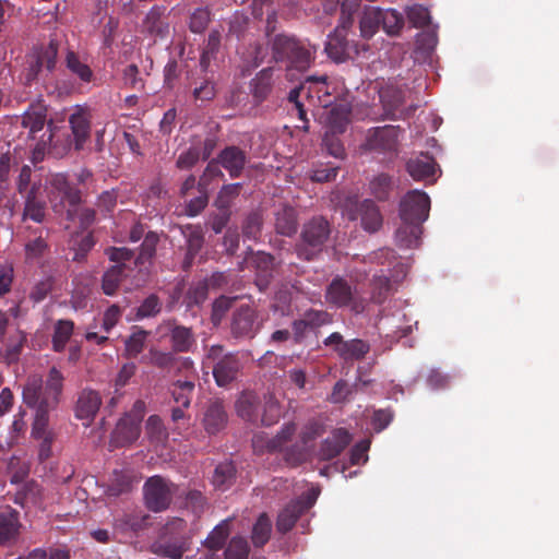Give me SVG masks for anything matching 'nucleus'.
<instances>
[{"label":"nucleus","mask_w":559,"mask_h":559,"mask_svg":"<svg viewBox=\"0 0 559 559\" xmlns=\"http://www.w3.org/2000/svg\"><path fill=\"white\" fill-rule=\"evenodd\" d=\"M47 123V109L41 105H32L21 117V126L28 129L29 135L41 131Z\"/></svg>","instance_id":"72a5a7b5"},{"label":"nucleus","mask_w":559,"mask_h":559,"mask_svg":"<svg viewBox=\"0 0 559 559\" xmlns=\"http://www.w3.org/2000/svg\"><path fill=\"white\" fill-rule=\"evenodd\" d=\"M249 544L245 537H233L224 552L225 559H248Z\"/></svg>","instance_id":"13d9d810"},{"label":"nucleus","mask_w":559,"mask_h":559,"mask_svg":"<svg viewBox=\"0 0 559 559\" xmlns=\"http://www.w3.org/2000/svg\"><path fill=\"white\" fill-rule=\"evenodd\" d=\"M63 388V376L56 368L49 370L45 384L38 377H29L23 389L24 403L35 409L32 435L41 439L39 459L46 460L51 453L52 433L48 429L49 413L60 401Z\"/></svg>","instance_id":"f257e3e1"},{"label":"nucleus","mask_w":559,"mask_h":559,"mask_svg":"<svg viewBox=\"0 0 559 559\" xmlns=\"http://www.w3.org/2000/svg\"><path fill=\"white\" fill-rule=\"evenodd\" d=\"M393 186V179L390 175L379 174L370 180L369 192L380 202L388 201Z\"/></svg>","instance_id":"de8ad7c7"},{"label":"nucleus","mask_w":559,"mask_h":559,"mask_svg":"<svg viewBox=\"0 0 559 559\" xmlns=\"http://www.w3.org/2000/svg\"><path fill=\"white\" fill-rule=\"evenodd\" d=\"M169 336L174 353H189L197 347V338L191 328L178 324L176 320H167L159 326Z\"/></svg>","instance_id":"2eb2a0df"},{"label":"nucleus","mask_w":559,"mask_h":559,"mask_svg":"<svg viewBox=\"0 0 559 559\" xmlns=\"http://www.w3.org/2000/svg\"><path fill=\"white\" fill-rule=\"evenodd\" d=\"M323 344L333 347L337 356L345 362L360 361L365 359L370 352V344L361 338H352L345 341L340 332H333Z\"/></svg>","instance_id":"9b49d317"},{"label":"nucleus","mask_w":559,"mask_h":559,"mask_svg":"<svg viewBox=\"0 0 559 559\" xmlns=\"http://www.w3.org/2000/svg\"><path fill=\"white\" fill-rule=\"evenodd\" d=\"M228 416L223 401L210 400L205 406L202 424L210 435H216L227 425Z\"/></svg>","instance_id":"b1692460"},{"label":"nucleus","mask_w":559,"mask_h":559,"mask_svg":"<svg viewBox=\"0 0 559 559\" xmlns=\"http://www.w3.org/2000/svg\"><path fill=\"white\" fill-rule=\"evenodd\" d=\"M235 478V465L231 462H224L215 467L212 483L215 486V488L226 490L234 484Z\"/></svg>","instance_id":"09e8293b"},{"label":"nucleus","mask_w":559,"mask_h":559,"mask_svg":"<svg viewBox=\"0 0 559 559\" xmlns=\"http://www.w3.org/2000/svg\"><path fill=\"white\" fill-rule=\"evenodd\" d=\"M272 58L287 68L307 70L314 60L316 48L311 49L294 35L277 34L270 40Z\"/></svg>","instance_id":"f03ea898"},{"label":"nucleus","mask_w":559,"mask_h":559,"mask_svg":"<svg viewBox=\"0 0 559 559\" xmlns=\"http://www.w3.org/2000/svg\"><path fill=\"white\" fill-rule=\"evenodd\" d=\"M328 56L335 62L341 63L359 53L358 44L347 39V34L342 28H335L329 35L324 47Z\"/></svg>","instance_id":"dca6fc26"},{"label":"nucleus","mask_w":559,"mask_h":559,"mask_svg":"<svg viewBox=\"0 0 559 559\" xmlns=\"http://www.w3.org/2000/svg\"><path fill=\"white\" fill-rule=\"evenodd\" d=\"M186 238L187 252L183 260V269L188 270L204 243V235L200 226L187 225L181 227Z\"/></svg>","instance_id":"c85d7f7f"},{"label":"nucleus","mask_w":559,"mask_h":559,"mask_svg":"<svg viewBox=\"0 0 559 559\" xmlns=\"http://www.w3.org/2000/svg\"><path fill=\"white\" fill-rule=\"evenodd\" d=\"M217 158L222 167L228 171L230 178H238L242 175L247 164V154L240 147L235 145L226 146L217 155Z\"/></svg>","instance_id":"a878e982"},{"label":"nucleus","mask_w":559,"mask_h":559,"mask_svg":"<svg viewBox=\"0 0 559 559\" xmlns=\"http://www.w3.org/2000/svg\"><path fill=\"white\" fill-rule=\"evenodd\" d=\"M416 44L420 50L432 51L438 44V26L428 25L416 36Z\"/></svg>","instance_id":"bf43d9fd"},{"label":"nucleus","mask_w":559,"mask_h":559,"mask_svg":"<svg viewBox=\"0 0 559 559\" xmlns=\"http://www.w3.org/2000/svg\"><path fill=\"white\" fill-rule=\"evenodd\" d=\"M381 27L386 35L399 36L404 27V16L395 9L381 8Z\"/></svg>","instance_id":"c03bdc74"},{"label":"nucleus","mask_w":559,"mask_h":559,"mask_svg":"<svg viewBox=\"0 0 559 559\" xmlns=\"http://www.w3.org/2000/svg\"><path fill=\"white\" fill-rule=\"evenodd\" d=\"M272 69L261 70L250 82V88L254 100L264 102L272 91Z\"/></svg>","instance_id":"58836bf2"},{"label":"nucleus","mask_w":559,"mask_h":559,"mask_svg":"<svg viewBox=\"0 0 559 559\" xmlns=\"http://www.w3.org/2000/svg\"><path fill=\"white\" fill-rule=\"evenodd\" d=\"M59 43L50 39L48 44H43L33 49L27 56L26 68L24 70V84L32 85L34 82L46 80L56 69L58 60Z\"/></svg>","instance_id":"39448f33"},{"label":"nucleus","mask_w":559,"mask_h":559,"mask_svg":"<svg viewBox=\"0 0 559 559\" xmlns=\"http://www.w3.org/2000/svg\"><path fill=\"white\" fill-rule=\"evenodd\" d=\"M241 188L242 185L239 182L225 185L218 193L216 200L217 206L221 210H228L233 200L239 195Z\"/></svg>","instance_id":"e2e57ef3"},{"label":"nucleus","mask_w":559,"mask_h":559,"mask_svg":"<svg viewBox=\"0 0 559 559\" xmlns=\"http://www.w3.org/2000/svg\"><path fill=\"white\" fill-rule=\"evenodd\" d=\"M78 214L80 227L84 230L88 229L96 221V212L91 207H83L79 212L74 209L67 210V219L73 221Z\"/></svg>","instance_id":"69168bd1"},{"label":"nucleus","mask_w":559,"mask_h":559,"mask_svg":"<svg viewBox=\"0 0 559 559\" xmlns=\"http://www.w3.org/2000/svg\"><path fill=\"white\" fill-rule=\"evenodd\" d=\"M163 8L156 5L147 12L145 20L143 22V27L145 32L160 38L167 36L169 25L163 17Z\"/></svg>","instance_id":"c9c22d12"},{"label":"nucleus","mask_w":559,"mask_h":559,"mask_svg":"<svg viewBox=\"0 0 559 559\" xmlns=\"http://www.w3.org/2000/svg\"><path fill=\"white\" fill-rule=\"evenodd\" d=\"M380 100L383 106L386 118H406L412 115L415 110V106H411L407 109H401L405 102V95L402 88L395 86H389L380 91Z\"/></svg>","instance_id":"6ab92c4d"},{"label":"nucleus","mask_w":559,"mask_h":559,"mask_svg":"<svg viewBox=\"0 0 559 559\" xmlns=\"http://www.w3.org/2000/svg\"><path fill=\"white\" fill-rule=\"evenodd\" d=\"M146 435L152 442L164 443L168 439V431L163 420L157 415H152L146 420Z\"/></svg>","instance_id":"5fc2aeb1"},{"label":"nucleus","mask_w":559,"mask_h":559,"mask_svg":"<svg viewBox=\"0 0 559 559\" xmlns=\"http://www.w3.org/2000/svg\"><path fill=\"white\" fill-rule=\"evenodd\" d=\"M66 66L68 70L75 75L82 83H91L95 75L91 67L83 62L76 52L69 50L66 56Z\"/></svg>","instance_id":"37998d69"},{"label":"nucleus","mask_w":559,"mask_h":559,"mask_svg":"<svg viewBox=\"0 0 559 559\" xmlns=\"http://www.w3.org/2000/svg\"><path fill=\"white\" fill-rule=\"evenodd\" d=\"M421 225L414 222H402L395 233V240L401 248H414L419 243Z\"/></svg>","instance_id":"e433bc0d"},{"label":"nucleus","mask_w":559,"mask_h":559,"mask_svg":"<svg viewBox=\"0 0 559 559\" xmlns=\"http://www.w3.org/2000/svg\"><path fill=\"white\" fill-rule=\"evenodd\" d=\"M272 523L265 513H262L253 525L251 540L255 547H263L270 539Z\"/></svg>","instance_id":"603ef678"},{"label":"nucleus","mask_w":559,"mask_h":559,"mask_svg":"<svg viewBox=\"0 0 559 559\" xmlns=\"http://www.w3.org/2000/svg\"><path fill=\"white\" fill-rule=\"evenodd\" d=\"M206 359L213 362V377L218 386H227L234 382L242 369L239 353H224L222 345H212Z\"/></svg>","instance_id":"0eeeda50"},{"label":"nucleus","mask_w":559,"mask_h":559,"mask_svg":"<svg viewBox=\"0 0 559 559\" xmlns=\"http://www.w3.org/2000/svg\"><path fill=\"white\" fill-rule=\"evenodd\" d=\"M158 242H159V236L157 233H155V231L146 233L144 236V240L141 243L140 252H139L138 257L135 258V260L134 261L132 260L131 264L133 263L134 265H138V266H142L145 263L151 264L153 258L155 257L156 247H157Z\"/></svg>","instance_id":"49530a36"},{"label":"nucleus","mask_w":559,"mask_h":559,"mask_svg":"<svg viewBox=\"0 0 559 559\" xmlns=\"http://www.w3.org/2000/svg\"><path fill=\"white\" fill-rule=\"evenodd\" d=\"M253 264L257 272L255 285L260 292H263L269 287L273 277L274 257L265 252H258L253 257Z\"/></svg>","instance_id":"2f4dec72"},{"label":"nucleus","mask_w":559,"mask_h":559,"mask_svg":"<svg viewBox=\"0 0 559 559\" xmlns=\"http://www.w3.org/2000/svg\"><path fill=\"white\" fill-rule=\"evenodd\" d=\"M406 170L414 180H428L435 176L437 163L432 156L423 154L411 158L406 163Z\"/></svg>","instance_id":"7c9ffc66"},{"label":"nucleus","mask_w":559,"mask_h":559,"mask_svg":"<svg viewBox=\"0 0 559 559\" xmlns=\"http://www.w3.org/2000/svg\"><path fill=\"white\" fill-rule=\"evenodd\" d=\"M147 333L143 330L132 333L126 341V355L136 357L144 348Z\"/></svg>","instance_id":"0e129e2a"},{"label":"nucleus","mask_w":559,"mask_h":559,"mask_svg":"<svg viewBox=\"0 0 559 559\" xmlns=\"http://www.w3.org/2000/svg\"><path fill=\"white\" fill-rule=\"evenodd\" d=\"M316 496L308 497L307 500L298 499L290 501L278 514L276 528L281 533L290 531L299 516L314 503Z\"/></svg>","instance_id":"5701e85b"},{"label":"nucleus","mask_w":559,"mask_h":559,"mask_svg":"<svg viewBox=\"0 0 559 559\" xmlns=\"http://www.w3.org/2000/svg\"><path fill=\"white\" fill-rule=\"evenodd\" d=\"M228 536L229 524L227 521H223L212 530L203 545L211 551H218L225 546Z\"/></svg>","instance_id":"8fccbe9b"},{"label":"nucleus","mask_w":559,"mask_h":559,"mask_svg":"<svg viewBox=\"0 0 559 559\" xmlns=\"http://www.w3.org/2000/svg\"><path fill=\"white\" fill-rule=\"evenodd\" d=\"M162 310L159 298L152 294L143 300L136 311L138 318H148L158 314Z\"/></svg>","instance_id":"338daca9"},{"label":"nucleus","mask_w":559,"mask_h":559,"mask_svg":"<svg viewBox=\"0 0 559 559\" xmlns=\"http://www.w3.org/2000/svg\"><path fill=\"white\" fill-rule=\"evenodd\" d=\"M211 21V12L207 8H198L191 15L189 21V29L192 33H203Z\"/></svg>","instance_id":"680f3d73"},{"label":"nucleus","mask_w":559,"mask_h":559,"mask_svg":"<svg viewBox=\"0 0 559 559\" xmlns=\"http://www.w3.org/2000/svg\"><path fill=\"white\" fill-rule=\"evenodd\" d=\"M297 212L292 206H283L275 214V229L283 236H293L297 231Z\"/></svg>","instance_id":"4c0bfd02"},{"label":"nucleus","mask_w":559,"mask_h":559,"mask_svg":"<svg viewBox=\"0 0 559 559\" xmlns=\"http://www.w3.org/2000/svg\"><path fill=\"white\" fill-rule=\"evenodd\" d=\"M352 436L345 428H337L332 435L324 439L319 450L321 460L330 461L338 456L344 449L350 443Z\"/></svg>","instance_id":"393cba45"},{"label":"nucleus","mask_w":559,"mask_h":559,"mask_svg":"<svg viewBox=\"0 0 559 559\" xmlns=\"http://www.w3.org/2000/svg\"><path fill=\"white\" fill-rule=\"evenodd\" d=\"M302 318L312 330L329 325L333 322V316L326 310L309 309L304 312Z\"/></svg>","instance_id":"052dcab7"},{"label":"nucleus","mask_w":559,"mask_h":559,"mask_svg":"<svg viewBox=\"0 0 559 559\" xmlns=\"http://www.w3.org/2000/svg\"><path fill=\"white\" fill-rule=\"evenodd\" d=\"M68 122L70 124L73 136V145L75 151H81L91 136L92 111L86 105H76L69 115Z\"/></svg>","instance_id":"4468645a"},{"label":"nucleus","mask_w":559,"mask_h":559,"mask_svg":"<svg viewBox=\"0 0 559 559\" xmlns=\"http://www.w3.org/2000/svg\"><path fill=\"white\" fill-rule=\"evenodd\" d=\"M401 128L397 126H384L370 129L367 133L364 147L377 153H396Z\"/></svg>","instance_id":"ddd939ff"},{"label":"nucleus","mask_w":559,"mask_h":559,"mask_svg":"<svg viewBox=\"0 0 559 559\" xmlns=\"http://www.w3.org/2000/svg\"><path fill=\"white\" fill-rule=\"evenodd\" d=\"M342 214L349 221L360 219L361 227L368 233L378 231L383 223L379 207L370 199L359 201L357 198H347Z\"/></svg>","instance_id":"6e6552de"},{"label":"nucleus","mask_w":559,"mask_h":559,"mask_svg":"<svg viewBox=\"0 0 559 559\" xmlns=\"http://www.w3.org/2000/svg\"><path fill=\"white\" fill-rule=\"evenodd\" d=\"M194 379L195 374H193L191 378H187L186 380H177L171 384L170 393L174 402L177 405H180L185 408L190 406L195 388Z\"/></svg>","instance_id":"ea45409f"},{"label":"nucleus","mask_w":559,"mask_h":559,"mask_svg":"<svg viewBox=\"0 0 559 559\" xmlns=\"http://www.w3.org/2000/svg\"><path fill=\"white\" fill-rule=\"evenodd\" d=\"M257 313L249 306L239 307L233 314L230 332L236 338H252L259 326L255 323Z\"/></svg>","instance_id":"412c9836"},{"label":"nucleus","mask_w":559,"mask_h":559,"mask_svg":"<svg viewBox=\"0 0 559 559\" xmlns=\"http://www.w3.org/2000/svg\"><path fill=\"white\" fill-rule=\"evenodd\" d=\"M74 330V322L67 319H60L55 323L52 335V348L57 353L64 350Z\"/></svg>","instance_id":"a18cd8bd"},{"label":"nucleus","mask_w":559,"mask_h":559,"mask_svg":"<svg viewBox=\"0 0 559 559\" xmlns=\"http://www.w3.org/2000/svg\"><path fill=\"white\" fill-rule=\"evenodd\" d=\"M51 188L58 192L62 201H67L70 209L76 207L82 201L81 190L71 183L64 174H56L50 180Z\"/></svg>","instance_id":"c756f323"},{"label":"nucleus","mask_w":559,"mask_h":559,"mask_svg":"<svg viewBox=\"0 0 559 559\" xmlns=\"http://www.w3.org/2000/svg\"><path fill=\"white\" fill-rule=\"evenodd\" d=\"M371 301L378 305L383 304L392 293L390 278L385 275H373L371 283Z\"/></svg>","instance_id":"3c124183"},{"label":"nucleus","mask_w":559,"mask_h":559,"mask_svg":"<svg viewBox=\"0 0 559 559\" xmlns=\"http://www.w3.org/2000/svg\"><path fill=\"white\" fill-rule=\"evenodd\" d=\"M36 193L37 188L33 186L25 195L23 219L29 218L35 223H41L45 218V203L37 199Z\"/></svg>","instance_id":"79ce46f5"},{"label":"nucleus","mask_w":559,"mask_h":559,"mask_svg":"<svg viewBox=\"0 0 559 559\" xmlns=\"http://www.w3.org/2000/svg\"><path fill=\"white\" fill-rule=\"evenodd\" d=\"M178 487L173 481L155 475L150 477L143 486L144 502L152 512L167 510L176 495Z\"/></svg>","instance_id":"1a4fd4ad"},{"label":"nucleus","mask_w":559,"mask_h":559,"mask_svg":"<svg viewBox=\"0 0 559 559\" xmlns=\"http://www.w3.org/2000/svg\"><path fill=\"white\" fill-rule=\"evenodd\" d=\"M349 111L340 106L333 107L328 117V123L330 132L333 134L343 133L346 130V127L349 122Z\"/></svg>","instance_id":"864d4df0"},{"label":"nucleus","mask_w":559,"mask_h":559,"mask_svg":"<svg viewBox=\"0 0 559 559\" xmlns=\"http://www.w3.org/2000/svg\"><path fill=\"white\" fill-rule=\"evenodd\" d=\"M148 514L143 513H123L120 516L115 518V527L121 532H139L147 526Z\"/></svg>","instance_id":"a19ab883"},{"label":"nucleus","mask_w":559,"mask_h":559,"mask_svg":"<svg viewBox=\"0 0 559 559\" xmlns=\"http://www.w3.org/2000/svg\"><path fill=\"white\" fill-rule=\"evenodd\" d=\"M430 199L424 191H408L400 202L402 222H414L421 225L429 216Z\"/></svg>","instance_id":"f8f14e48"},{"label":"nucleus","mask_w":559,"mask_h":559,"mask_svg":"<svg viewBox=\"0 0 559 559\" xmlns=\"http://www.w3.org/2000/svg\"><path fill=\"white\" fill-rule=\"evenodd\" d=\"M325 301L336 308H350L355 313L365 311L366 301L356 296V288L342 276H335L325 288Z\"/></svg>","instance_id":"9d476101"},{"label":"nucleus","mask_w":559,"mask_h":559,"mask_svg":"<svg viewBox=\"0 0 559 559\" xmlns=\"http://www.w3.org/2000/svg\"><path fill=\"white\" fill-rule=\"evenodd\" d=\"M105 253L115 264L104 273L102 289L105 295L112 296L119 289L121 282L132 271L131 262L134 254L132 250L124 247H110L106 249Z\"/></svg>","instance_id":"423d86ee"},{"label":"nucleus","mask_w":559,"mask_h":559,"mask_svg":"<svg viewBox=\"0 0 559 559\" xmlns=\"http://www.w3.org/2000/svg\"><path fill=\"white\" fill-rule=\"evenodd\" d=\"M406 16L412 26L416 28H424L432 24L429 10L421 4L408 7Z\"/></svg>","instance_id":"6e6d98bb"},{"label":"nucleus","mask_w":559,"mask_h":559,"mask_svg":"<svg viewBox=\"0 0 559 559\" xmlns=\"http://www.w3.org/2000/svg\"><path fill=\"white\" fill-rule=\"evenodd\" d=\"M188 550L187 522L180 518L168 521L157 540L152 545L154 554L169 559H181Z\"/></svg>","instance_id":"7ed1b4c3"},{"label":"nucleus","mask_w":559,"mask_h":559,"mask_svg":"<svg viewBox=\"0 0 559 559\" xmlns=\"http://www.w3.org/2000/svg\"><path fill=\"white\" fill-rule=\"evenodd\" d=\"M188 86L191 88L195 102H210L214 99L216 95L215 83L207 75L198 79L193 75L189 76Z\"/></svg>","instance_id":"f704fd0d"},{"label":"nucleus","mask_w":559,"mask_h":559,"mask_svg":"<svg viewBox=\"0 0 559 559\" xmlns=\"http://www.w3.org/2000/svg\"><path fill=\"white\" fill-rule=\"evenodd\" d=\"M263 405V413L260 414V421L264 426H272L281 417V406L278 401L272 395H266Z\"/></svg>","instance_id":"4d7b16f0"},{"label":"nucleus","mask_w":559,"mask_h":559,"mask_svg":"<svg viewBox=\"0 0 559 559\" xmlns=\"http://www.w3.org/2000/svg\"><path fill=\"white\" fill-rule=\"evenodd\" d=\"M260 397L253 391H243L236 402V412L246 421L257 424L260 421Z\"/></svg>","instance_id":"cd10ccee"},{"label":"nucleus","mask_w":559,"mask_h":559,"mask_svg":"<svg viewBox=\"0 0 559 559\" xmlns=\"http://www.w3.org/2000/svg\"><path fill=\"white\" fill-rule=\"evenodd\" d=\"M331 234L330 223L323 216H314L302 225L300 239L295 246L299 259L314 260L322 252Z\"/></svg>","instance_id":"20e7f679"},{"label":"nucleus","mask_w":559,"mask_h":559,"mask_svg":"<svg viewBox=\"0 0 559 559\" xmlns=\"http://www.w3.org/2000/svg\"><path fill=\"white\" fill-rule=\"evenodd\" d=\"M381 8L367 5L361 12L359 20L360 36L364 39H371L381 27Z\"/></svg>","instance_id":"473e14b6"},{"label":"nucleus","mask_w":559,"mask_h":559,"mask_svg":"<svg viewBox=\"0 0 559 559\" xmlns=\"http://www.w3.org/2000/svg\"><path fill=\"white\" fill-rule=\"evenodd\" d=\"M296 428V424L288 423L285 424L281 431L274 437H269L265 433L255 435L252 439L253 449L257 452L266 451L271 453L283 451L295 435Z\"/></svg>","instance_id":"f3484780"},{"label":"nucleus","mask_w":559,"mask_h":559,"mask_svg":"<svg viewBox=\"0 0 559 559\" xmlns=\"http://www.w3.org/2000/svg\"><path fill=\"white\" fill-rule=\"evenodd\" d=\"M140 433L141 419L126 415L118 421L111 435L110 443L115 448L130 445L139 439Z\"/></svg>","instance_id":"4be33fe9"},{"label":"nucleus","mask_w":559,"mask_h":559,"mask_svg":"<svg viewBox=\"0 0 559 559\" xmlns=\"http://www.w3.org/2000/svg\"><path fill=\"white\" fill-rule=\"evenodd\" d=\"M262 218L258 213H251L247 216L243 226L242 234L249 239H258L261 233Z\"/></svg>","instance_id":"774afa93"},{"label":"nucleus","mask_w":559,"mask_h":559,"mask_svg":"<svg viewBox=\"0 0 559 559\" xmlns=\"http://www.w3.org/2000/svg\"><path fill=\"white\" fill-rule=\"evenodd\" d=\"M296 428V424L288 423L285 424L281 431L274 437H269L265 433L255 435L252 439L253 449L257 452L266 451L271 453L283 451L295 435Z\"/></svg>","instance_id":"a211bd4d"},{"label":"nucleus","mask_w":559,"mask_h":559,"mask_svg":"<svg viewBox=\"0 0 559 559\" xmlns=\"http://www.w3.org/2000/svg\"><path fill=\"white\" fill-rule=\"evenodd\" d=\"M102 405L99 392L92 389H83L78 394L74 406V415L78 419L84 420L83 425L88 427L95 419Z\"/></svg>","instance_id":"aec40b11"},{"label":"nucleus","mask_w":559,"mask_h":559,"mask_svg":"<svg viewBox=\"0 0 559 559\" xmlns=\"http://www.w3.org/2000/svg\"><path fill=\"white\" fill-rule=\"evenodd\" d=\"M20 513L11 507L0 510V545H10L20 534Z\"/></svg>","instance_id":"bb28decb"}]
</instances>
